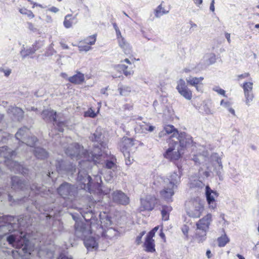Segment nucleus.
Instances as JSON below:
<instances>
[{
	"instance_id": "obj_30",
	"label": "nucleus",
	"mask_w": 259,
	"mask_h": 259,
	"mask_svg": "<svg viewBox=\"0 0 259 259\" xmlns=\"http://www.w3.org/2000/svg\"><path fill=\"white\" fill-rule=\"evenodd\" d=\"M76 16L77 14L75 16L72 17L71 14H67V15H66L65 16L64 20L63 21L64 26L66 28H71L73 24V20L76 19Z\"/></svg>"
},
{
	"instance_id": "obj_51",
	"label": "nucleus",
	"mask_w": 259,
	"mask_h": 259,
	"mask_svg": "<svg viewBox=\"0 0 259 259\" xmlns=\"http://www.w3.org/2000/svg\"><path fill=\"white\" fill-rule=\"evenodd\" d=\"M44 46V44L42 41H37L33 45H32V48H33L35 50V52Z\"/></svg>"
},
{
	"instance_id": "obj_49",
	"label": "nucleus",
	"mask_w": 259,
	"mask_h": 259,
	"mask_svg": "<svg viewBox=\"0 0 259 259\" xmlns=\"http://www.w3.org/2000/svg\"><path fill=\"white\" fill-rule=\"evenodd\" d=\"M96 115L97 114L92 108H90L88 111L84 112V116L85 117L94 118L95 117Z\"/></svg>"
},
{
	"instance_id": "obj_17",
	"label": "nucleus",
	"mask_w": 259,
	"mask_h": 259,
	"mask_svg": "<svg viewBox=\"0 0 259 259\" xmlns=\"http://www.w3.org/2000/svg\"><path fill=\"white\" fill-rule=\"evenodd\" d=\"M175 140V141H178L179 148L182 150L192 143V137L184 132L179 134Z\"/></svg>"
},
{
	"instance_id": "obj_53",
	"label": "nucleus",
	"mask_w": 259,
	"mask_h": 259,
	"mask_svg": "<svg viewBox=\"0 0 259 259\" xmlns=\"http://www.w3.org/2000/svg\"><path fill=\"white\" fill-rule=\"evenodd\" d=\"M203 158V157L202 155H194L193 156V161L196 163H200L201 162V161L202 160V159Z\"/></svg>"
},
{
	"instance_id": "obj_28",
	"label": "nucleus",
	"mask_w": 259,
	"mask_h": 259,
	"mask_svg": "<svg viewBox=\"0 0 259 259\" xmlns=\"http://www.w3.org/2000/svg\"><path fill=\"white\" fill-rule=\"evenodd\" d=\"M114 68L117 70L122 71L126 76H130L134 74V71L131 69L127 70L128 66L124 64L116 65L114 66Z\"/></svg>"
},
{
	"instance_id": "obj_24",
	"label": "nucleus",
	"mask_w": 259,
	"mask_h": 259,
	"mask_svg": "<svg viewBox=\"0 0 259 259\" xmlns=\"http://www.w3.org/2000/svg\"><path fill=\"white\" fill-rule=\"evenodd\" d=\"M166 134H171L169 139H175L176 137L179 135L178 131L175 128L173 125H167L164 127L163 131L159 134V137H162Z\"/></svg>"
},
{
	"instance_id": "obj_35",
	"label": "nucleus",
	"mask_w": 259,
	"mask_h": 259,
	"mask_svg": "<svg viewBox=\"0 0 259 259\" xmlns=\"http://www.w3.org/2000/svg\"><path fill=\"white\" fill-rule=\"evenodd\" d=\"M210 162L212 165L222 163V157L218 153H213L210 157Z\"/></svg>"
},
{
	"instance_id": "obj_29",
	"label": "nucleus",
	"mask_w": 259,
	"mask_h": 259,
	"mask_svg": "<svg viewBox=\"0 0 259 259\" xmlns=\"http://www.w3.org/2000/svg\"><path fill=\"white\" fill-rule=\"evenodd\" d=\"M34 154L37 158L41 159L47 158L48 155V152L44 149L40 147L35 148Z\"/></svg>"
},
{
	"instance_id": "obj_37",
	"label": "nucleus",
	"mask_w": 259,
	"mask_h": 259,
	"mask_svg": "<svg viewBox=\"0 0 259 259\" xmlns=\"http://www.w3.org/2000/svg\"><path fill=\"white\" fill-rule=\"evenodd\" d=\"M35 53V50L32 48L29 47L28 49H25L24 46H23L22 48L20 51V54L23 58H25L27 56L33 54Z\"/></svg>"
},
{
	"instance_id": "obj_34",
	"label": "nucleus",
	"mask_w": 259,
	"mask_h": 259,
	"mask_svg": "<svg viewBox=\"0 0 259 259\" xmlns=\"http://www.w3.org/2000/svg\"><path fill=\"white\" fill-rule=\"evenodd\" d=\"M169 12V11H166L165 9L162 7V4L159 5L155 10L154 14L156 18H159L161 16L167 14Z\"/></svg>"
},
{
	"instance_id": "obj_32",
	"label": "nucleus",
	"mask_w": 259,
	"mask_h": 259,
	"mask_svg": "<svg viewBox=\"0 0 259 259\" xmlns=\"http://www.w3.org/2000/svg\"><path fill=\"white\" fill-rule=\"evenodd\" d=\"M172 207L169 205H164L162 206L161 211L162 219L163 221H167L169 219V214L171 211Z\"/></svg>"
},
{
	"instance_id": "obj_46",
	"label": "nucleus",
	"mask_w": 259,
	"mask_h": 259,
	"mask_svg": "<svg viewBox=\"0 0 259 259\" xmlns=\"http://www.w3.org/2000/svg\"><path fill=\"white\" fill-rule=\"evenodd\" d=\"M206 59L208 64H212L216 61V56L214 54L211 53L206 55Z\"/></svg>"
},
{
	"instance_id": "obj_19",
	"label": "nucleus",
	"mask_w": 259,
	"mask_h": 259,
	"mask_svg": "<svg viewBox=\"0 0 259 259\" xmlns=\"http://www.w3.org/2000/svg\"><path fill=\"white\" fill-rule=\"evenodd\" d=\"M205 195L209 208L214 209L216 207L215 198L218 196V193L211 190L208 186L205 187Z\"/></svg>"
},
{
	"instance_id": "obj_42",
	"label": "nucleus",
	"mask_w": 259,
	"mask_h": 259,
	"mask_svg": "<svg viewBox=\"0 0 259 259\" xmlns=\"http://www.w3.org/2000/svg\"><path fill=\"white\" fill-rule=\"evenodd\" d=\"M19 11L21 14L27 15L30 19L33 18L34 17V15L32 12L30 10L26 9V8H23L19 9Z\"/></svg>"
},
{
	"instance_id": "obj_47",
	"label": "nucleus",
	"mask_w": 259,
	"mask_h": 259,
	"mask_svg": "<svg viewBox=\"0 0 259 259\" xmlns=\"http://www.w3.org/2000/svg\"><path fill=\"white\" fill-rule=\"evenodd\" d=\"M54 44L52 43L48 47L47 50L45 53V56H50L53 55L54 54L56 53V51L54 49Z\"/></svg>"
},
{
	"instance_id": "obj_55",
	"label": "nucleus",
	"mask_w": 259,
	"mask_h": 259,
	"mask_svg": "<svg viewBox=\"0 0 259 259\" xmlns=\"http://www.w3.org/2000/svg\"><path fill=\"white\" fill-rule=\"evenodd\" d=\"M113 27H114V29L115 30L116 36H117L118 35H120L121 34V32H120L118 27L116 25V23H114L113 24Z\"/></svg>"
},
{
	"instance_id": "obj_16",
	"label": "nucleus",
	"mask_w": 259,
	"mask_h": 259,
	"mask_svg": "<svg viewBox=\"0 0 259 259\" xmlns=\"http://www.w3.org/2000/svg\"><path fill=\"white\" fill-rule=\"evenodd\" d=\"M179 93L186 99L190 100L192 97L191 91L187 87L185 80L180 79L177 81L176 87Z\"/></svg>"
},
{
	"instance_id": "obj_60",
	"label": "nucleus",
	"mask_w": 259,
	"mask_h": 259,
	"mask_svg": "<svg viewBox=\"0 0 259 259\" xmlns=\"http://www.w3.org/2000/svg\"><path fill=\"white\" fill-rule=\"evenodd\" d=\"M108 87L103 88L101 89L100 92L102 94L105 95L106 97L108 96V94L107 93Z\"/></svg>"
},
{
	"instance_id": "obj_61",
	"label": "nucleus",
	"mask_w": 259,
	"mask_h": 259,
	"mask_svg": "<svg viewBox=\"0 0 259 259\" xmlns=\"http://www.w3.org/2000/svg\"><path fill=\"white\" fill-rule=\"evenodd\" d=\"M249 73H244L243 74L239 75L238 77L239 79H242V78L247 77L248 76H249Z\"/></svg>"
},
{
	"instance_id": "obj_4",
	"label": "nucleus",
	"mask_w": 259,
	"mask_h": 259,
	"mask_svg": "<svg viewBox=\"0 0 259 259\" xmlns=\"http://www.w3.org/2000/svg\"><path fill=\"white\" fill-rule=\"evenodd\" d=\"M102 131L100 127L97 128L95 133L90 138L93 142L97 143V145H95L93 151L90 152L85 151L83 147L78 144L73 143L69 145L66 149V154L72 159H79L82 157L84 158V154H86V156L88 157V154L90 155H92V153L97 154L101 153L102 152L101 149L105 148Z\"/></svg>"
},
{
	"instance_id": "obj_11",
	"label": "nucleus",
	"mask_w": 259,
	"mask_h": 259,
	"mask_svg": "<svg viewBox=\"0 0 259 259\" xmlns=\"http://www.w3.org/2000/svg\"><path fill=\"white\" fill-rule=\"evenodd\" d=\"M29 130L26 127H24L20 128L15 135V137L17 140L19 142H21V143L19 144V146L18 149L21 148V147H33L35 145L36 142L37 141V138L35 137H31L29 138L28 140H26V136L28 135Z\"/></svg>"
},
{
	"instance_id": "obj_39",
	"label": "nucleus",
	"mask_w": 259,
	"mask_h": 259,
	"mask_svg": "<svg viewBox=\"0 0 259 259\" xmlns=\"http://www.w3.org/2000/svg\"><path fill=\"white\" fill-rule=\"evenodd\" d=\"M117 234L116 231L112 228L108 229L103 233V235L107 238L112 239Z\"/></svg>"
},
{
	"instance_id": "obj_8",
	"label": "nucleus",
	"mask_w": 259,
	"mask_h": 259,
	"mask_svg": "<svg viewBox=\"0 0 259 259\" xmlns=\"http://www.w3.org/2000/svg\"><path fill=\"white\" fill-rule=\"evenodd\" d=\"M12 180V188L15 190H30V193L35 194H40L42 196L45 197V191H46V189L44 187L38 186L36 184H33L31 186L29 187L26 183L21 180L18 177H13L11 179Z\"/></svg>"
},
{
	"instance_id": "obj_9",
	"label": "nucleus",
	"mask_w": 259,
	"mask_h": 259,
	"mask_svg": "<svg viewBox=\"0 0 259 259\" xmlns=\"http://www.w3.org/2000/svg\"><path fill=\"white\" fill-rule=\"evenodd\" d=\"M41 116L43 119L46 121H53L54 125H55L60 132H63L64 127L66 126V123L61 118L60 114L56 115V112L53 110H44Z\"/></svg>"
},
{
	"instance_id": "obj_15",
	"label": "nucleus",
	"mask_w": 259,
	"mask_h": 259,
	"mask_svg": "<svg viewBox=\"0 0 259 259\" xmlns=\"http://www.w3.org/2000/svg\"><path fill=\"white\" fill-rule=\"evenodd\" d=\"M111 199L113 202L122 205L128 204L130 201L129 197L120 190H116L112 192Z\"/></svg>"
},
{
	"instance_id": "obj_56",
	"label": "nucleus",
	"mask_w": 259,
	"mask_h": 259,
	"mask_svg": "<svg viewBox=\"0 0 259 259\" xmlns=\"http://www.w3.org/2000/svg\"><path fill=\"white\" fill-rule=\"evenodd\" d=\"M221 105L223 107L228 109L230 106V104L228 102H225L223 100H222L220 103Z\"/></svg>"
},
{
	"instance_id": "obj_54",
	"label": "nucleus",
	"mask_w": 259,
	"mask_h": 259,
	"mask_svg": "<svg viewBox=\"0 0 259 259\" xmlns=\"http://www.w3.org/2000/svg\"><path fill=\"white\" fill-rule=\"evenodd\" d=\"M145 234V231H143L140 233V234L136 238V243L137 244H140L141 243V240L142 237Z\"/></svg>"
},
{
	"instance_id": "obj_27",
	"label": "nucleus",
	"mask_w": 259,
	"mask_h": 259,
	"mask_svg": "<svg viewBox=\"0 0 259 259\" xmlns=\"http://www.w3.org/2000/svg\"><path fill=\"white\" fill-rule=\"evenodd\" d=\"M145 251L148 252H154L155 251V241L154 239H146L144 244Z\"/></svg>"
},
{
	"instance_id": "obj_38",
	"label": "nucleus",
	"mask_w": 259,
	"mask_h": 259,
	"mask_svg": "<svg viewBox=\"0 0 259 259\" xmlns=\"http://www.w3.org/2000/svg\"><path fill=\"white\" fill-rule=\"evenodd\" d=\"M242 88L244 94L252 92L253 83L251 82H246L243 84Z\"/></svg>"
},
{
	"instance_id": "obj_3",
	"label": "nucleus",
	"mask_w": 259,
	"mask_h": 259,
	"mask_svg": "<svg viewBox=\"0 0 259 259\" xmlns=\"http://www.w3.org/2000/svg\"><path fill=\"white\" fill-rule=\"evenodd\" d=\"M181 171L179 169L166 179L159 176H155L152 187L155 189L163 187V189L160 191V196L167 202L172 201L175 191L181 182Z\"/></svg>"
},
{
	"instance_id": "obj_23",
	"label": "nucleus",
	"mask_w": 259,
	"mask_h": 259,
	"mask_svg": "<svg viewBox=\"0 0 259 259\" xmlns=\"http://www.w3.org/2000/svg\"><path fill=\"white\" fill-rule=\"evenodd\" d=\"M7 112L10 115L13 116L14 117L18 120L22 119L24 116V111L23 110L17 107H9L8 109Z\"/></svg>"
},
{
	"instance_id": "obj_2",
	"label": "nucleus",
	"mask_w": 259,
	"mask_h": 259,
	"mask_svg": "<svg viewBox=\"0 0 259 259\" xmlns=\"http://www.w3.org/2000/svg\"><path fill=\"white\" fill-rule=\"evenodd\" d=\"M15 218L11 215L3 216L0 218L4 224L0 225L2 230L9 229L10 234L7 237L9 243L18 250L16 252L20 256L28 253L30 254L31 249L29 245V240L24 234L21 227H27L31 225V222L27 216L17 219L18 224L14 223Z\"/></svg>"
},
{
	"instance_id": "obj_6",
	"label": "nucleus",
	"mask_w": 259,
	"mask_h": 259,
	"mask_svg": "<svg viewBox=\"0 0 259 259\" xmlns=\"http://www.w3.org/2000/svg\"><path fill=\"white\" fill-rule=\"evenodd\" d=\"M212 221L211 214L207 213L196 223V238L199 242L205 240L206 234Z\"/></svg>"
},
{
	"instance_id": "obj_58",
	"label": "nucleus",
	"mask_w": 259,
	"mask_h": 259,
	"mask_svg": "<svg viewBox=\"0 0 259 259\" xmlns=\"http://www.w3.org/2000/svg\"><path fill=\"white\" fill-rule=\"evenodd\" d=\"M188 230H189L188 227L186 226H184L182 228V231L183 234L186 236H187V235H188Z\"/></svg>"
},
{
	"instance_id": "obj_5",
	"label": "nucleus",
	"mask_w": 259,
	"mask_h": 259,
	"mask_svg": "<svg viewBox=\"0 0 259 259\" xmlns=\"http://www.w3.org/2000/svg\"><path fill=\"white\" fill-rule=\"evenodd\" d=\"M16 155V152L8 148L7 146L0 147V156L5 158V164L9 168L15 172L25 175L27 169L19 163L12 160V158Z\"/></svg>"
},
{
	"instance_id": "obj_44",
	"label": "nucleus",
	"mask_w": 259,
	"mask_h": 259,
	"mask_svg": "<svg viewBox=\"0 0 259 259\" xmlns=\"http://www.w3.org/2000/svg\"><path fill=\"white\" fill-rule=\"evenodd\" d=\"M190 187L192 188H202L204 184L200 180L196 179L194 181L191 180Z\"/></svg>"
},
{
	"instance_id": "obj_36",
	"label": "nucleus",
	"mask_w": 259,
	"mask_h": 259,
	"mask_svg": "<svg viewBox=\"0 0 259 259\" xmlns=\"http://www.w3.org/2000/svg\"><path fill=\"white\" fill-rule=\"evenodd\" d=\"M118 91L121 96H126L131 92L132 89L129 86L121 85L118 87Z\"/></svg>"
},
{
	"instance_id": "obj_40",
	"label": "nucleus",
	"mask_w": 259,
	"mask_h": 259,
	"mask_svg": "<svg viewBox=\"0 0 259 259\" xmlns=\"http://www.w3.org/2000/svg\"><path fill=\"white\" fill-rule=\"evenodd\" d=\"M140 126L142 130V133H146L147 131L151 132L155 129V126L145 123L142 125H140Z\"/></svg>"
},
{
	"instance_id": "obj_52",
	"label": "nucleus",
	"mask_w": 259,
	"mask_h": 259,
	"mask_svg": "<svg viewBox=\"0 0 259 259\" xmlns=\"http://www.w3.org/2000/svg\"><path fill=\"white\" fill-rule=\"evenodd\" d=\"M212 90L217 92L219 94L223 95L224 96H225V91L221 89L219 87H215L212 89Z\"/></svg>"
},
{
	"instance_id": "obj_25",
	"label": "nucleus",
	"mask_w": 259,
	"mask_h": 259,
	"mask_svg": "<svg viewBox=\"0 0 259 259\" xmlns=\"http://www.w3.org/2000/svg\"><path fill=\"white\" fill-rule=\"evenodd\" d=\"M83 240L84 245L88 250L97 248L98 244L95 238L88 236Z\"/></svg>"
},
{
	"instance_id": "obj_41",
	"label": "nucleus",
	"mask_w": 259,
	"mask_h": 259,
	"mask_svg": "<svg viewBox=\"0 0 259 259\" xmlns=\"http://www.w3.org/2000/svg\"><path fill=\"white\" fill-rule=\"evenodd\" d=\"M244 94L245 98V103L248 106H249L254 97L253 93L251 92Z\"/></svg>"
},
{
	"instance_id": "obj_59",
	"label": "nucleus",
	"mask_w": 259,
	"mask_h": 259,
	"mask_svg": "<svg viewBox=\"0 0 259 259\" xmlns=\"http://www.w3.org/2000/svg\"><path fill=\"white\" fill-rule=\"evenodd\" d=\"M48 11L56 13L59 12V10L58 8L55 7H52L48 9Z\"/></svg>"
},
{
	"instance_id": "obj_13",
	"label": "nucleus",
	"mask_w": 259,
	"mask_h": 259,
	"mask_svg": "<svg viewBox=\"0 0 259 259\" xmlns=\"http://www.w3.org/2000/svg\"><path fill=\"white\" fill-rule=\"evenodd\" d=\"M77 188L67 183L62 184L58 189V193L64 199L72 200L76 194Z\"/></svg>"
},
{
	"instance_id": "obj_12",
	"label": "nucleus",
	"mask_w": 259,
	"mask_h": 259,
	"mask_svg": "<svg viewBox=\"0 0 259 259\" xmlns=\"http://www.w3.org/2000/svg\"><path fill=\"white\" fill-rule=\"evenodd\" d=\"M72 217L73 219L75 221V224L74 225L75 235L77 237L83 239L92 233L90 224H86L83 222L78 221V220H76L75 217L74 215Z\"/></svg>"
},
{
	"instance_id": "obj_63",
	"label": "nucleus",
	"mask_w": 259,
	"mask_h": 259,
	"mask_svg": "<svg viewBox=\"0 0 259 259\" xmlns=\"http://www.w3.org/2000/svg\"><path fill=\"white\" fill-rule=\"evenodd\" d=\"M3 72L5 74V75L7 77L10 75V74L11 73V69H5L4 71H3Z\"/></svg>"
},
{
	"instance_id": "obj_21",
	"label": "nucleus",
	"mask_w": 259,
	"mask_h": 259,
	"mask_svg": "<svg viewBox=\"0 0 259 259\" xmlns=\"http://www.w3.org/2000/svg\"><path fill=\"white\" fill-rule=\"evenodd\" d=\"M203 79L204 78L203 77H196L190 76L186 78V81L189 84L194 87L197 91L202 92L203 91V83H202V81Z\"/></svg>"
},
{
	"instance_id": "obj_10",
	"label": "nucleus",
	"mask_w": 259,
	"mask_h": 259,
	"mask_svg": "<svg viewBox=\"0 0 259 259\" xmlns=\"http://www.w3.org/2000/svg\"><path fill=\"white\" fill-rule=\"evenodd\" d=\"M167 143L168 148L163 154L164 157L170 160L179 159L182 154V150L179 148L178 141H175L173 139H168Z\"/></svg>"
},
{
	"instance_id": "obj_57",
	"label": "nucleus",
	"mask_w": 259,
	"mask_h": 259,
	"mask_svg": "<svg viewBox=\"0 0 259 259\" xmlns=\"http://www.w3.org/2000/svg\"><path fill=\"white\" fill-rule=\"evenodd\" d=\"M155 233L151 230L150 231L147 235L146 239H153V237L154 236Z\"/></svg>"
},
{
	"instance_id": "obj_26",
	"label": "nucleus",
	"mask_w": 259,
	"mask_h": 259,
	"mask_svg": "<svg viewBox=\"0 0 259 259\" xmlns=\"http://www.w3.org/2000/svg\"><path fill=\"white\" fill-rule=\"evenodd\" d=\"M84 80V75L80 72H78L76 74L68 78V80L70 82L74 84H80L83 82Z\"/></svg>"
},
{
	"instance_id": "obj_45",
	"label": "nucleus",
	"mask_w": 259,
	"mask_h": 259,
	"mask_svg": "<svg viewBox=\"0 0 259 259\" xmlns=\"http://www.w3.org/2000/svg\"><path fill=\"white\" fill-rule=\"evenodd\" d=\"M80 52H88L92 49V47L88 44H83V41H80L78 46Z\"/></svg>"
},
{
	"instance_id": "obj_1",
	"label": "nucleus",
	"mask_w": 259,
	"mask_h": 259,
	"mask_svg": "<svg viewBox=\"0 0 259 259\" xmlns=\"http://www.w3.org/2000/svg\"><path fill=\"white\" fill-rule=\"evenodd\" d=\"M107 154L105 153H98L97 154H92L90 155L88 154V157L84 154V160L79 162L80 169L78 172L77 181L78 183V187L80 189L85 190L92 193L96 192L97 193H102L101 188V177L97 175L94 176L93 179L87 174V169L89 168L91 165L90 163L93 162L94 164H101L106 166L108 169H113L115 167V164L111 160H109L107 156Z\"/></svg>"
},
{
	"instance_id": "obj_43",
	"label": "nucleus",
	"mask_w": 259,
	"mask_h": 259,
	"mask_svg": "<svg viewBox=\"0 0 259 259\" xmlns=\"http://www.w3.org/2000/svg\"><path fill=\"white\" fill-rule=\"evenodd\" d=\"M96 41V35L94 34L87 37L84 40L83 42L85 44H87L90 46L93 45L95 44Z\"/></svg>"
},
{
	"instance_id": "obj_33",
	"label": "nucleus",
	"mask_w": 259,
	"mask_h": 259,
	"mask_svg": "<svg viewBox=\"0 0 259 259\" xmlns=\"http://www.w3.org/2000/svg\"><path fill=\"white\" fill-rule=\"evenodd\" d=\"M213 171L219 177L220 180L223 179V166L222 163L212 165Z\"/></svg>"
},
{
	"instance_id": "obj_22",
	"label": "nucleus",
	"mask_w": 259,
	"mask_h": 259,
	"mask_svg": "<svg viewBox=\"0 0 259 259\" xmlns=\"http://www.w3.org/2000/svg\"><path fill=\"white\" fill-rule=\"evenodd\" d=\"M116 38L118 46L122 49L124 53L126 55L131 54L132 48L122 35L116 36Z\"/></svg>"
},
{
	"instance_id": "obj_20",
	"label": "nucleus",
	"mask_w": 259,
	"mask_h": 259,
	"mask_svg": "<svg viewBox=\"0 0 259 259\" xmlns=\"http://www.w3.org/2000/svg\"><path fill=\"white\" fill-rule=\"evenodd\" d=\"M156 203V198L152 196H147L145 198L141 199V207L143 208V210H152Z\"/></svg>"
},
{
	"instance_id": "obj_7",
	"label": "nucleus",
	"mask_w": 259,
	"mask_h": 259,
	"mask_svg": "<svg viewBox=\"0 0 259 259\" xmlns=\"http://www.w3.org/2000/svg\"><path fill=\"white\" fill-rule=\"evenodd\" d=\"M187 214L194 218H198L204 210V201L200 197L192 198L186 204Z\"/></svg>"
},
{
	"instance_id": "obj_62",
	"label": "nucleus",
	"mask_w": 259,
	"mask_h": 259,
	"mask_svg": "<svg viewBox=\"0 0 259 259\" xmlns=\"http://www.w3.org/2000/svg\"><path fill=\"white\" fill-rule=\"evenodd\" d=\"M194 3L198 7L202 4L203 0H193Z\"/></svg>"
},
{
	"instance_id": "obj_64",
	"label": "nucleus",
	"mask_w": 259,
	"mask_h": 259,
	"mask_svg": "<svg viewBox=\"0 0 259 259\" xmlns=\"http://www.w3.org/2000/svg\"><path fill=\"white\" fill-rule=\"evenodd\" d=\"M46 21L48 23H51L53 22V19L52 18L51 16L47 15Z\"/></svg>"
},
{
	"instance_id": "obj_31",
	"label": "nucleus",
	"mask_w": 259,
	"mask_h": 259,
	"mask_svg": "<svg viewBox=\"0 0 259 259\" xmlns=\"http://www.w3.org/2000/svg\"><path fill=\"white\" fill-rule=\"evenodd\" d=\"M222 231L224 233V234L219 237L217 239L218 246L221 247H224L230 241V239L225 233V229L224 228H223Z\"/></svg>"
},
{
	"instance_id": "obj_18",
	"label": "nucleus",
	"mask_w": 259,
	"mask_h": 259,
	"mask_svg": "<svg viewBox=\"0 0 259 259\" xmlns=\"http://www.w3.org/2000/svg\"><path fill=\"white\" fill-rule=\"evenodd\" d=\"M56 168L59 174H63L65 171L67 174L72 175L73 172L75 171L74 165L72 164H65L63 161H56L55 162Z\"/></svg>"
},
{
	"instance_id": "obj_50",
	"label": "nucleus",
	"mask_w": 259,
	"mask_h": 259,
	"mask_svg": "<svg viewBox=\"0 0 259 259\" xmlns=\"http://www.w3.org/2000/svg\"><path fill=\"white\" fill-rule=\"evenodd\" d=\"M26 24L27 25V28L30 31L33 32H36L38 30L35 25L31 22H27Z\"/></svg>"
},
{
	"instance_id": "obj_48",
	"label": "nucleus",
	"mask_w": 259,
	"mask_h": 259,
	"mask_svg": "<svg viewBox=\"0 0 259 259\" xmlns=\"http://www.w3.org/2000/svg\"><path fill=\"white\" fill-rule=\"evenodd\" d=\"M81 214L85 221L91 220L93 216L92 210H90L83 213L81 212Z\"/></svg>"
},
{
	"instance_id": "obj_14",
	"label": "nucleus",
	"mask_w": 259,
	"mask_h": 259,
	"mask_svg": "<svg viewBox=\"0 0 259 259\" xmlns=\"http://www.w3.org/2000/svg\"><path fill=\"white\" fill-rule=\"evenodd\" d=\"M133 145V140L127 137H124L120 143V150L124 155L126 165H130L132 163L130 160V149Z\"/></svg>"
}]
</instances>
